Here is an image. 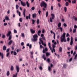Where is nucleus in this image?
Masks as SVG:
<instances>
[{"label":"nucleus","mask_w":77,"mask_h":77,"mask_svg":"<svg viewBox=\"0 0 77 77\" xmlns=\"http://www.w3.org/2000/svg\"><path fill=\"white\" fill-rule=\"evenodd\" d=\"M66 35V33L64 32L61 36L60 38L61 39V42H66V38H65Z\"/></svg>","instance_id":"obj_1"},{"label":"nucleus","mask_w":77,"mask_h":77,"mask_svg":"<svg viewBox=\"0 0 77 77\" xmlns=\"http://www.w3.org/2000/svg\"><path fill=\"white\" fill-rule=\"evenodd\" d=\"M33 38H32L31 39V40L32 41H33V42H36L37 41V38H38V35H37L36 34L35 35H34L33 36Z\"/></svg>","instance_id":"obj_2"},{"label":"nucleus","mask_w":77,"mask_h":77,"mask_svg":"<svg viewBox=\"0 0 77 77\" xmlns=\"http://www.w3.org/2000/svg\"><path fill=\"white\" fill-rule=\"evenodd\" d=\"M47 5L44 2V1H42V2L40 3V6L41 7H44V8H46Z\"/></svg>","instance_id":"obj_3"},{"label":"nucleus","mask_w":77,"mask_h":77,"mask_svg":"<svg viewBox=\"0 0 77 77\" xmlns=\"http://www.w3.org/2000/svg\"><path fill=\"white\" fill-rule=\"evenodd\" d=\"M11 31H9L8 32V33L6 35V36H7L8 37L9 36L8 40H11L12 39V35H11Z\"/></svg>","instance_id":"obj_4"},{"label":"nucleus","mask_w":77,"mask_h":77,"mask_svg":"<svg viewBox=\"0 0 77 77\" xmlns=\"http://www.w3.org/2000/svg\"><path fill=\"white\" fill-rule=\"evenodd\" d=\"M51 16L52 17H50V22L51 23H52L53 20L54 19L55 16H54V14H51Z\"/></svg>","instance_id":"obj_5"},{"label":"nucleus","mask_w":77,"mask_h":77,"mask_svg":"<svg viewBox=\"0 0 77 77\" xmlns=\"http://www.w3.org/2000/svg\"><path fill=\"white\" fill-rule=\"evenodd\" d=\"M40 41L41 42L42 45H43L45 47H47V45H46V44L44 43V41L41 40V39H40Z\"/></svg>","instance_id":"obj_6"},{"label":"nucleus","mask_w":77,"mask_h":77,"mask_svg":"<svg viewBox=\"0 0 77 77\" xmlns=\"http://www.w3.org/2000/svg\"><path fill=\"white\" fill-rule=\"evenodd\" d=\"M45 49L43 50L42 51V53L44 54V53H45L46 52L48 51V49H47V48L46 47L45 48Z\"/></svg>","instance_id":"obj_7"},{"label":"nucleus","mask_w":77,"mask_h":77,"mask_svg":"<svg viewBox=\"0 0 77 77\" xmlns=\"http://www.w3.org/2000/svg\"><path fill=\"white\" fill-rule=\"evenodd\" d=\"M16 67L17 72H19V71H20V67L19 66H16Z\"/></svg>","instance_id":"obj_8"},{"label":"nucleus","mask_w":77,"mask_h":77,"mask_svg":"<svg viewBox=\"0 0 77 77\" xmlns=\"http://www.w3.org/2000/svg\"><path fill=\"white\" fill-rule=\"evenodd\" d=\"M73 44H74V42H73V38L72 37H71L70 40V45H72Z\"/></svg>","instance_id":"obj_9"},{"label":"nucleus","mask_w":77,"mask_h":77,"mask_svg":"<svg viewBox=\"0 0 77 77\" xmlns=\"http://www.w3.org/2000/svg\"><path fill=\"white\" fill-rule=\"evenodd\" d=\"M30 31L32 34H33V33H35V30H33V29H30Z\"/></svg>","instance_id":"obj_10"},{"label":"nucleus","mask_w":77,"mask_h":77,"mask_svg":"<svg viewBox=\"0 0 77 77\" xmlns=\"http://www.w3.org/2000/svg\"><path fill=\"white\" fill-rule=\"evenodd\" d=\"M3 55V53H2L1 52H0V56H1V58L2 59H3L4 57V56Z\"/></svg>","instance_id":"obj_11"},{"label":"nucleus","mask_w":77,"mask_h":77,"mask_svg":"<svg viewBox=\"0 0 77 77\" xmlns=\"http://www.w3.org/2000/svg\"><path fill=\"white\" fill-rule=\"evenodd\" d=\"M21 3L22 5V6H26V3H24V2H23V1H21Z\"/></svg>","instance_id":"obj_12"},{"label":"nucleus","mask_w":77,"mask_h":77,"mask_svg":"<svg viewBox=\"0 0 77 77\" xmlns=\"http://www.w3.org/2000/svg\"><path fill=\"white\" fill-rule=\"evenodd\" d=\"M48 45L51 50V44L50 43V42L48 43Z\"/></svg>","instance_id":"obj_13"},{"label":"nucleus","mask_w":77,"mask_h":77,"mask_svg":"<svg viewBox=\"0 0 77 77\" xmlns=\"http://www.w3.org/2000/svg\"><path fill=\"white\" fill-rule=\"evenodd\" d=\"M41 33V30H39L37 32V34L38 36H40V34Z\"/></svg>","instance_id":"obj_14"},{"label":"nucleus","mask_w":77,"mask_h":77,"mask_svg":"<svg viewBox=\"0 0 77 77\" xmlns=\"http://www.w3.org/2000/svg\"><path fill=\"white\" fill-rule=\"evenodd\" d=\"M26 4L27 6V7H28V8H29V7H30V4H29V3L27 1L26 2Z\"/></svg>","instance_id":"obj_15"},{"label":"nucleus","mask_w":77,"mask_h":77,"mask_svg":"<svg viewBox=\"0 0 77 77\" xmlns=\"http://www.w3.org/2000/svg\"><path fill=\"white\" fill-rule=\"evenodd\" d=\"M36 14L35 13L32 14V18H36Z\"/></svg>","instance_id":"obj_16"},{"label":"nucleus","mask_w":77,"mask_h":77,"mask_svg":"<svg viewBox=\"0 0 77 77\" xmlns=\"http://www.w3.org/2000/svg\"><path fill=\"white\" fill-rule=\"evenodd\" d=\"M46 56H50L51 54L50 53H48L47 52L46 53Z\"/></svg>","instance_id":"obj_17"},{"label":"nucleus","mask_w":77,"mask_h":77,"mask_svg":"<svg viewBox=\"0 0 77 77\" xmlns=\"http://www.w3.org/2000/svg\"><path fill=\"white\" fill-rule=\"evenodd\" d=\"M6 50V47L5 45H4L3 47V50L4 51H5Z\"/></svg>","instance_id":"obj_18"},{"label":"nucleus","mask_w":77,"mask_h":77,"mask_svg":"<svg viewBox=\"0 0 77 77\" xmlns=\"http://www.w3.org/2000/svg\"><path fill=\"white\" fill-rule=\"evenodd\" d=\"M46 62H48V63H50V59L48 58L46 60Z\"/></svg>","instance_id":"obj_19"},{"label":"nucleus","mask_w":77,"mask_h":77,"mask_svg":"<svg viewBox=\"0 0 77 77\" xmlns=\"http://www.w3.org/2000/svg\"><path fill=\"white\" fill-rule=\"evenodd\" d=\"M14 66H11V71H14Z\"/></svg>","instance_id":"obj_20"},{"label":"nucleus","mask_w":77,"mask_h":77,"mask_svg":"<svg viewBox=\"0 0 77 77\" xmlns=\"http://www.w3.org/2000/svg\"><path fill=\"white\" fill-rule=\"evenodd\" d=\"M61 27V23L60 22L58 25V27L59 28H60Z\"/></svg>","instance_id":"obj_21"},{"label":"nucleus","mask_w":77,"mask_h":77,"mask_svg":"<svg viewBox=\"0 0 77 77\" xmlns=\"http://www.w3.org/2000/svg\"><path fill=\"white\" fill-rule=\"evenodd\" d=\"M72 3L73 4L76 3V0H73V1H72Z\"/></svg>","instance_id":"obj_22"},{"label":"nucleus","mask_w":77,"mask_h":77,"mask_svg":"<svg viewBox=\"0 0 77 77\" xmlns=\"http://www.w3.org/2000/svg\"><path fill=\"white\" fill-rule=\"evenodd\" d=\"M17 14H19V16H21V13H20L18 10H17Z\"/></svg>","instance_id":"obj_23"},{"label":"nucleus","mask_w":77,"mask_h":77,"mask_svg":"<svg viewBox=\"0 0 77 77\" xmlns=\"http://www.w3.org/2000/svg\"><path fill=\"white\" fill-rule=\"evenodd\" d=\"M59 51H60V52H62V47H60L59 48Z\"/></svg>","instance_id":"obj_24"},{"label":"nucleus","mask_w":77,"mask_h":77,"mask_svg":"<svg viewBox=\"0 0 77 77\" xmlns=\"http://www.w3.org/2000/svg\"><path fill=\"white\" fill-rule=\"evenodd\" d=\"M40 39H41V40H42V39H43V41H46L45 38V37H43L41 38Z\"/></svg>","instance_id":"obj_25"},{"label":"nucleus","mask_w":77,"mask_h":77,"mask_svg":"<svg viewBox=\"0 0 77 77\" xmlns=\"http://www.w3.org/2000/svg\"><path fill=\"white\" fill-rule=\"evenodd\" d=\"M12 40H11L10 41V42L8 43V45H11V44H12Z\"/></svg>","instance_id":"obj_26"},{"label":"nucleus","mask_w":77,"mask_h":77,"mask_svg":"<svg viewBox=\"0 0 77 77\" xmlns=\"http://www.w3.org/2000/svg\"><path fill=\"white\" fill-rule=\"evenodd\" d=\"M10 74V73H9V71H8L7 72V76H9Z\"/></svg>","instance_id":"obj_27"},{"label":"nucleus","mask_w":77,"mask_h":77,"mask_svg":"<svg viewBox=\"0 0 77 77\" xmlns=\"http://www.w3.org/2000/svg\"><path fill=\"white\" fill-rule=\"evenodd\" d=\"M65 5L66 6H68V5H69V3L68 2H66L65 3Z\"/></svg>","instance_id":"obj_28"},{"label":"nucleus","mask_w":77,"mask_h":77,"mask_svg":"<svg viewBox=\"0 0 77 77\" xmlns=\"http://www.w3.org/2000/svg\"><path fill=\"white\" fill-rule=\"evenodd\" d=\"M59 29L60 30V32H63V29L62 28L60 27L59 28Z\"/></svg>","instance_id":"obj_29"},{"label":"nucleus","mask_w":77,"mask_h":77,"mask_svg":"<svg viewBox=\"0 0 77 77\" xmlns=\"http://www.w3.org/2000/svg\"><path fill=\"white\" fill-rule=\"evenodd\" d=\"M66 65H66V64H64L63 65V67L65 68H66Z\"/></svg>","instance_id":"obj_30"},{"label":"nucleus","mask_w":77,"mask_h":77,"mask_svg":"<svg viewBox=\"0 0 77 77\" xmlns=\"http://www.w3.org/2000/svg\"><path fill=\"white\" fill-rule=\"evenodd\" d=\"M32 24H35V21L34 20H32Z\"/></svg>","instance_id":"obj_31"},{"label":"nucleus","mask_w":77,"mask_h":77,"mask_svg":"<svg viewBox=\"0 0 77 77\" xmlns=\"http://www.w3.org/2000/svg\"><path fill=\"white\" fill-rule=\"evenodd\" d=\"M5 19L6 20H9V17L8 16H6L5 17Z\"/></svg>","instance_id":"obj_32"},{"label":"nucleus","mask_w":77,"mask_h":77,"mask_svg":"<svg viewBox=\"0 0 77 77\" xmlns=\"http://www.w3.org/2000/svg\"><path fill=\"white\" fill-rule=\"evenodd\" d=\"M21 35H22V37H23V38L24 37V33H22Z\"/></svg>","instance_id":"obj_33"},{"label":"nucleus","mask_w":77,"mask_h":77,"mask_svg":"<svg viewBox=\"0 0 77 77\" xmlns=\"http://www.w3.org/2000/svg\"><path fill=\"white\" fill-rule=\"evenodd\" d=\"M51 67L50 66H48V69L49 71H51Z\"/></svg>","instance_id":"obj_34"},{"label":"nucleus","mask_w":77,"mask_h":77,"mask_svg":"<svg viewBox=\"0 0 77 77\" xmlns=\"http://www.w3.org/2000/svg\"><path fill=\"white\" fill-rule=\"evenodd\" d=\"M31 16V15L30 14H29L28 15V19H29V20H30V18H31L30 16Z\"/></svg>","instance_id":"obj_35"},{"label":"nucleus","mask_w":77,"mask_h":77,"mask_svg":"<svg viewBox=\"0 0 77 77\" xmlns=\"http://www.w3.org/2000/svg\"><path fill=\"white\" fill-rule=\"evenodd\" d=\"M74 20L75 21H77V17H75L74 18Z\"/></svg>","instance_id":"obj_36"},{"label":"nucleus","mask_w":77,"mask_h":77,"mask_svg":"<svg viewBox=\"0 0 77 77\" xmlns=\"http://www.w3.org/2000/svg\"><path fill=\"white\" fill-rule=\"evenodd\" d=\"M48 11H47L46 13V17H48Z\"/></svg>","instance_id":"obj_37"},{"label":"nucleus","mask_w":77,"mask_h":77,"mask_svg":"<svg viewBox=\"0 0 77 77\" xmlns=\"http://www.w3.org/2000/svg\"><path fill=\"white\" fill-rule=\"evenodd\" d=\"M77 58V54H76L75 56L74 59L75 60Z\"/></svg>","instance_id":"obj_38"},{"label":"nucleus","mask_w":77,"mask_h":77,"mask_svg":"<svg viewBox=\"0 0 77 77\" xmlns=\"http://www.w3.org/2000/svg\"><path fill=\"white\" fill-rule=\"evenodd\" d=\"M14 33H17V31L16 29H14Z\"/></svg>","instance_id":"obj_39"},{"label":"nucleus","mask_w":77,"mask_h":77,"mask_svg":"<svg viewBox=\"0 0 77 77\" xmlns=\"http://www.w3.org/2000/svg\"><path fill=\"white\" fill-rule=\"evenodd\" d=\"M76 32V29H74L73 30V33H75Z\"/></svg>","instance_id":"obj_40"},{"label":"nucleus","mask_w":77,"mask_h":77,"mask_svg":"<svg viewBox=\"0 0 77 77\" xmlns=\"http://www.w3.org/2000/svg\"><path fill=\"white\" fill-rule=\"evenodd\" d=\"M67 8H66V7H64V11L65 12H66V9Z\"/></svg>","instance_id":"obj_41"},{"label":"nucleus","mask_w":77,"mask_h":77,"mask_svg":"<svg viewBox=\"0 0 77 77\" xmlns=\"http://www.w3.org/2000/svg\"><path fill=\"white\" fill-rule=\"evenodd\" d=\"M17 52L15 51H14V56H16V55H17Z\"/></svg>","instance_id":"obj_42"},{"label":"nucleus","mask_w":77,"mask_h":77,"mask_svg":"<svg viewBox=\"0 0 77 77\" xmlns=\"http://www.w3.org/2000/svg\"><path fill=\"white\" fill-rule=\"evenodd\" d=\"M63 25L64 27H66V26H67V25H66V24L65 23H64Z\"/></svg>","instance_id":"obj_43"},{"label":"nucleus","mask_w":77,"mask_h":77,"mask_svg":"<svg viewBox=\"0 0 77 77\" xmlns=\"http://www.w3.org/2000/svg\"><path fill=\"white\" fill-rule=\"evenodd\" d=\"M51 9L52 10V11H53V6H51Z\"/></svg>","instance_id":"obj_44"},{"label":"nucleus","mask_w":77,"mask_h":77,"mask_svg":"<svg viewBox=\"0 0 77 77\" xmlns=\"http://www.w3.org/2000/svg\"><path fill=\"white\" fill-rule=\"evenodd\" d=\"M18 7H19V6L18 5H16V9H18Z\"/></svg>","instance_id":"obj_45"},{"label":"nucleus","mask_w":77,"mask_h":77,"mask_svg":"<svg viewBox=\"0 0 77 77\" xmlns=\"http://www.w3.org/2000/svg\"><path fill=\"white\" fill-rule=\"evenodd\" d=\"M39 19H38L37 20V24H39Z\"/></svg>","instance_id":"obj_46"},{"label":"nucleus","mask_w":77,"mask_h":77,"mask_svg":"<svg viewBox=\"0 0 77 77\" xmlns=\"http://www.w3.org/2000/svg\"><path fill=\"white\" fill-rule=\"evenodd\" d=\"M45 57V55L44 54H43L42 56V58H44Z\"/></svg>","instance_id":"obj_47"},{"label":"nucleus","mask_w":77,"mask_h":77,"mask_svg":"<svg viewBox=\"0 0 77 77\" xmlns=\"http://www.w3.org/2000/svg\"><path fill=\"white\" fill-rule=\"evenodd\" d=\"M2 38H5V35H2Z\"/></svg>","instance_id":"obj_48"},{"label":"nucleus","mask_w":77,"mask_h":77,"mask_svg":"<svg viewBox=\"0 0 77 77\" xmlns=\"http://www.w3.org/2000/svg\"><path fill=\"white\" fill-rule=\"evenodd\" d=\"M24 45V42H22L21 43V45L22 46H23Z\"/></svg>","instance_id":"obj_49"},{"label":"nucleus","mask_w":77,"mask_h":77,"mask_svg":"<svg viewBox=\"0 0 77 77\" xmlns=\"http://www.w3.org/2000/svg\"><path fill=\"white\" fill-rule=\"evenodd\" d=\"M35 7H33L31 8V9L33 11L35 10Z\"/></svg>","instance_id":"obj_50"},{"label":"nucleus","mask_w":77,"mask_h":77,"mask_svg":"<svg viewBox=\"0 0 77 77\" xmlns=\"http://www.w3.org/2000/svg\"><path fill=\"white\" fill-rule=\"evenodd\" d=\"M39 69H40V70H42V67L41 66H40L39 67Z\"/></svg>","instance_id":"obj_51"},{"label":"nucleus","mask_w":77,"mask_h":77,"mask_svg":"<svg viewBox=\"0 0 77 77\" xmlns=\"http://www.w3.org/2000/svg\"><path fill=\"white\" fill-rule=\"evenodd\" d=\"M55 47L56 46H55V45H53L52 46L53 49H54Z\"/></svg>","instance_id":"obj_52"},{"label":"nucleus","mask_w":77,"mask_h":77,"mask_svg":"<svg viewBox=\"0 0 77 77\" xmlns=\"http://www.w3.org/2000/svg\"><path fill=\"white\" fill-rule=\"evenodd\" d=\"M41 10H39L38 11V14L39 15H40L41 14Z\"/></svg>","instance_id":"obj_53"},{"label":"nucleus","mask_w":77,"mask_h":77,"mask_svg":"<svg viewBox=\"0 0 77 77\" xmlns=\"http://www.w3.org/2000/svg\"><path fill=\"white\" fill-rule=\"evenodd\" d=\"M10 53L9 52L7 54V57H8V56H9Z\"/></svg>","instance_id":"obj_54"},{"label":"nucleus","mask_w":77,"mask_h":77,"mask_svg":"<svg viewBox=\"0 0 77 77\" xmlns=\"http://www.w3.org/2000/svg\"><path fill=\"white\" fill-rule=\"evenodd\" d=\"M42 33H45V30L44 29H42Z\"/></svg>","instance_id":"obj_55"},{"label":"nucleus","mask_w":77,"mask_h":77,"mask_svg":"<svg viewBox=\"0 0 77 77\" xmlns=\"http://www.w3.org/2000/svg\"><path fill=\"white\" fill-rule=\"evenodd\" d=\"M74 28L75 29H77V26L75 25L74 26Z\"/></svg>","instance_id":"obj_56"},{"label":"nucleus","mask_w":77,"mask_h":77,"mask_svg":"<svg viewBox=\"0 0 77 77\" xmlns=\"http://www.w3.org/2000/svg\"><path fill=\"white\" fill-rule=\"evenodd\" d=\"M26 11V10L24 9L23 10V13H25Z\"/></svg>","instance_id":"obj_57"},{"label":"nucleus","mask_w":77,"mask_h":77,"mask_svg":"<svg viewBox=\"0 0 77 77\" xmlns=\"http://www.w3.org/2000/svg\"><path fill=\"white\" fill-rule=\"evenodd\" d=\"M69 40H70L69 38V37L67 38V41L68 42H69Z\"/></svg>","instance_id":"obj_58"},{"label":"nucleus","mask_w":77,"mask_h":77,"mask_svg":"<svg viewBox=\"0 0 77 77\" xmlns=\"http://www.w3.org/2000/svg\"><path fill=\"white\" fill-rule=\"evenodd\" d=\"M19 21L20 22H22V18H20L19 19Z\"/></svg>","instance_id":"obj_59"},{"label":"nucleus","mask_w":77,"mask_h":77,"mask_svg":"<svg viewBox=\"0 0 77 77\" xmlns=\"http://www.w3.org/2000/svg\"><path fill=\"white\" fill-rule=\"evenodd\" d=\"M29 48L30 49L32 48V44H30L29 46Z\"/></svg>","instance_id":"obj_60"},{"label":"nucleus","mask_w":77,"mask_h":77,"mask_svg":"<svg viewBox=\"0 0 77 77\" xmlns=\"http://www.w3.org/2000/svg\"><path fill=\"white\" fill-rule=\"evenodd\" d=\"M69 34L68 33H67L66 35V37H68V36H69Z\"/></svg>","instance_id":"obj_61"},{"label":"nucleus","mask_w":77,"mask_h":77,"mask_svg":"<svg viewBox=\"0 0 77 77\" xmlns=\"http://www.w3.org/2000/svg\"><path fill=\"white\" fill-rule=\"evenodd\" d=\"M44 34H42L41 35V37H44Z\"/></svg>","instance_id":"obj_62"},{"label":"nucleus","mask_w":77,"mask_h":77,"mask_svg":"<svg viewBox=\"0 0 77 77\" xmlns=\"http://www.w3.org/2000/svg\"><path fill=\"white\" fill-rule=\"evenodd\" d=\"M75 42L77 41V37H75Z\"/></svg>","instance_id":"obj_63"},{"label":"nucleus","mask_w":77,"mask_h":77,"mask_svg":"<svg viewBox=\"0 0 77 77\" xmlns=\"http://www.w3.org/2000/svg\"><path fill=\"white\" fill-rule=\"evenodd\" d=\"M77 49V45H76L75 46V50H76Z\"/></svg>","instance_id":"obj_64"}]
</instances>
